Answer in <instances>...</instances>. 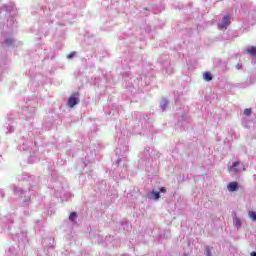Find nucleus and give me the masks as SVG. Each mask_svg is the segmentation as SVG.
I'll list each match as a JSON object with an SVG mask.
<instances>
[{"label":"nucleus","instance_id":"nucleus-3","mask_svg":"<svg viewBox=\"0 0 256 256\" xmlns=\"http://www.w3.org/2000/svg\"><path fill=\"white\" fill-rule=\"evenodd\" d=\"M233 225L236 229H241L243 226V220L239 218L238 216L233 217Z\"/></svg>","mask_w":256,"mask_h":256},{"label":"nucleus","instance_id":"nucleus-7","mask_svg":"<svg viewBox=\"0 0 256 256\" xmlns=\"http://www.w3.org/2000/svg\"><path fill=\"white\" fill-rule=\"evenodd\" d=\"M4 43L7 47H11V45H13V43H15V39L8 37L4 39Z\"/></svg>","mask_w":256,"mask_h":256},{"label":"nucleus","instance_id":"nucleus-19","mask_svg":"<svg viewBox=\"0 0 256 256\" xmlns=\"http://www.w3.org/2000/svg\"><path fill=\"white\" fill-rule=\"evenodd\" d=\"M23 145H24L23 147L20 146V150L22 149V151H25L27 149V147H25V144H23Z\"/></svg>","mask_w":256,"mask_h":256},{"label":"nucleus","instance_id":"nucleus-4","mask_svg":"<svg viewBox=\"0 0 256 256\" xmlns=\"http://www.w3.org/2000/svg\"><path fill=\"white\" fill-rule=\"evenodd\" d=\"M78 104H79V98L75 96H70V98L68 99V106L73 108L75 105H78Z\"/></svg>","mask_w":256,"mask_h":256},{"label":"nucleus","instance_id":"nucleus-13","mask_svg":"<svg viewBox=\"0 0 256 256\" xmlns=\"http://www.w3.org/2000/svg\"><path fill=\"white\" fill-rule=\"evenodd\" d=\"M203 77H204L205 81H211L213 79V76H211V73H209V72H205L203 74Z\"/></svg>","mask_w":256,"mask_h":256},{"label":"nucleus","instance_id":"nucleus-1","mask_svg":"<svg viewBox=\"0 0 256 256\" xmlns=\"http://www.w3.org/2000/svg\"><path fill=\"white\" fill-rule=\"evenodd\" d=\"M229 171L232 174L241 173V171H245V164L239 160H235L232 162V165H230Z\"/></svg>","mask_w":256,"mask_h":256},{"label":"nucleus","instance_id":"nucleus-8","mask_svg":"<svg viewBox=\"0 0 256 256\" xmlns=\"http://www.w3.org/2000/svg\"><path fill=\"white\" fill-rule=\"evenodd\" d=\"M167 105H169V102L167 101V99H162L160 103L161 110L165 111V109H167Z\"/></svg>","mask_w":256,"mask_h":256},{"label":"nucleus","instance_id":"nucleus-15","mask_svg":"<svg viewBox=\"0 0 256 256\" xmlns=\"http://www.w3.org/2000/svg\"><path fill=\"white\" fill-rule=\"evenodd\" d=\"M251 113H252V111H251V109H249V108H246V109L244 110V115H246V117H249V115H251Z\"/></svg>","mask_w":256,"mask_h":256},{"label":"nucleus","instance_id":"nucleus-24","mask_svg":"<svg viewBox=\"0 0 256 256\" xmlns=\"http://www.w3.org/2000/svg\"><path fill=\"white\" fill-rule=\"evenodd\" d=\"M236 68H237V69H241V66L238 64V65L236 66Z\"/></svg>","mask_w":256,"mask_h":256},{"label":"nucleus","instance_id":"nucleus-18","mask_svg":"<svg viewBox=\"0 0 256 256\" xmlns=\"http://www.w3.org/2000/svg\"><path fill=\"white\" fill-rule=\"evenodd\" d=\"M160 193H167V189L165 187L160 188Z\"/></svg>","mask_w":256,"mask_h":256},{"label":"nucleus","instance_id":"nucleus-22","mask_svg":"<svg viewBox=\"0 0 256 256\" xmlns=\"http://www.w3.org/2000/svg\"><path fill=\"white\" fill-rule=\"evenodd\" d=\"M16 191H20L21 195H23V193H24L21 189L16 190Z\"/></svg>","mask_w":256,"mask_h":256},{"label":"nucleus","instance_id":"nucleus-2","mask_svg":"<svg viewBox=\"0 0 256 256\" xmlns=\"http://www.w3.org/2000/svg\"><path fill=\"white\" fill-rule=\"evenodd\" d=\"M229 25H231V16L226 15L223 17V19L218 23V28L221 31H225L227 29V27H229Z\"/></svg>","mask_w":256,"mask_h":256},{"label":"nucleus","instance_id":"nucleus-14","mask_svg":"<svg viewBox=\"0 0 256 256\" xmlns=\"http://www.w3.org/2000/svg\"><path fill=\"white\" fill-rule=\"evenodd\" d=\"M14 130H15V128L13 127V125L9 124V125L7 126V131H6V133H12V131H14Z\"/></svg>","mask_w":256,"mask_h":256},{"label":"nucleus","instance_id":"nucleus-5","mask_svg":"<svg viewBox=\"0 0 256 256\" xmlns=\"http://www.w3.org/2000/svg\"><path fill=\"white\" fill-rule=\"evenodd\" d=\"M227 189H228V191L233 193L239 189V184H237V182H230L227 185Z\"/></svg>","mask_w":256,"mask_h":256},{"label":"nucleus","instance_id":"nucleus-9","mask_svg":"<svg viewBox=\"0 0 256 256\" xmlns=\"http://www.w3.org/2000/svg\"><path fill=\"white\" fill-rule=\"evenodd\" d=\"M205 256H213V247L206 246V248H205Z\"/></svg>","mask_w":256,"mask_h":256},{"label":"nucleus","instance_id":"nucleus-10","mask_svg":"<svg viewBox=\"0 0 256 256\" xmlns=\"http://www.w3.org/2000/svg\"><path fill=\"white\" fill-rule=\"evenodd\" d=\"M251 123V120H249V119H247V118H243L242 119V125H243V127H245V129H249V127H250V124Z\"/></svg>","mask_w":256,"mask_h":256},{"label":"nucleus","instance_id":"nucleus-11","mask_svg":"<svg viewBox=\"0 0 256 256\" xmlns=\"http://www.w3.org/2000/svg\"><path fill=\"white\" fill-rule=\"evenodd\" d=\"M69 221H71L72 223H75V221H77V213L76 212H72L70 214Z\"/></svg>","mask_w":256,"mask_h":256},{"label":"nucleus","instance_id":"nucleus-17","mask_svg":"<svg viewBox=\"0 0 256 256\" xmlns=\"http://www.w3.org/2000/svg\"><path fill=\"white\" fill-rule=\"evenodd\" d=\"M75 55H77V53L76 52H72V53L67 55V59H73V57H75Z\"/></svg>","mask_w":256,"mask_h":256},{"label":"nucleus","instance_id":"nucleus-12","mask_svg":"<svg viewBox=\"0 0 256 256\" xmlns=\"http://www.w3.org/2000/svg\"><path fill=\"white\" fill-rule=\"evenodd\" d=\"M248 217L251 219V221H256V212L255 211H249Z\"/></svg>","mask_w":256,"mask_h":256},{"label":"nucleus","instance_id":"nucleus-16","mask_svg":"<svg viewBox=\"0 0 256 256\" xmlns=\"http://www.w3.org/2000/svg\"><path fill=\"white\" fill-rule=\"evenodd\" d=\"M18 237H20L22 239V241H25L27 239V233L22 232L21 236H18Z\"/></svg>","mask_w":256,"mask_h":256},{"label":"nucleus","instance_id":"nucleus-26","mask_svg":"<svg viewBox=\"0 0 256 256\" xmlns=\"http://www.w3.org/2000/svg\"><path fill=\"white\" fill-rule=\"evenodd\" d=\"M248 85L247 84H245L243 87H247Z\"/></svg>","mask_w":256,"mask_h":256},{"label":"nucleus","instance_id":"nucleus-23","mask_svg":"<svg viewBox=\"0 0 256 256\" xmlns=\"http://www.w3.org/2000/svg\"><path fill=\"white\" fill-rule=\"evenodd\" d=\"M251 256H256V252H252V253H251Z\"/></svg>","mask_w":256,"mask_h":256},{"label":"nucleus","instance_id":"nucleus-25","mask_svg":"<svg viewBox=\"0 0 256 256\" xmlns=\"http://www.w3.org/2000/svg\"><path fill=\"white\" fill-rule=\"evenodd\" d=\"M117 163H121V159H118Z\"/></svg>","mask_w":256,"mask_h":256},{"label":"nucleus","instance_id":"nucleus-20","mask_svg":"<svg viewBox=\"0 0 256 256\" xmlns=\"http://www.w3.org/2000/svg\"><path fill=\"white\" fill-rule=\"evenodd\" d=\"M8 256H19L17 253H10Z\"/></svg>","mask_w":256,"mask_h":256},{"label":"nucleus","instance_id":"nucleus-6","mask_svg":"<svg viewBox=\"0 0 256 256\" xmlns=\"http://www.w3.org/2000/svg\"><path fill=\"white\" fill-rule=\"evenodd\" d=\"M161 198V194H159V192H156L155 190H153L151 192V196H149V199H154L155 201H158V199Z\"/></svg>","mask_w":256,"mask_h":256},{"label":"nucleus","instance_id":"nucleus-21","mask_svg":"<svg viewBox=\"0 0 256 256\" xmlns=\"http://www.w3.org/2000/svg\"><path fill=\"white\" fill-rule=\"evenodd\" d=\"M116 155H119V148L116 149Z\"/></svg>","mask_w":256,"mask_h":256}]
</instances>
